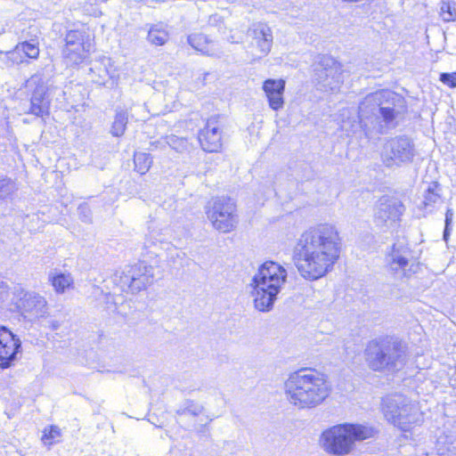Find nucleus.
Here are the masks:
<instances>
[{
    "mask_svg": "<svg viewBox=\"0 0 456 456\" xmlns=\"http://www.w3.org/2000/svg\"><path fill=\"white\" fill-rule=\"evenodd\" d=\"M128 122V113L124 110H118L110 128L113 136L119 137L124 134Z\"/></svg>",
    "mask_w": 456,
    "mask_h": 456,
    "instance_id": "nucleus-28",
    "label": "nucleus"
},
{
    "mask_svg": "<svg viewBox=\"0 0 456 456\" xmlns=\"http://www.w3.org/2000/svg\"><path fill=\"white\" fill-rule=\"evenodd\" d=\"M30 86H35V89L30 98V107L28 113L37 117L43 118L49 114L50 101L48 99V91L50 90L47 83L40 75H34L28 80Z\"/></svg>",
    "mask_w": 456,
    "mask_h": 456,
    "instance_id": "nucleus-15",
    "label": "nucleus"
},
{
    "mask_svg": "<svg viewBox=\"0 0 456 456\" xmlns=\"http://www.w3.org/2000/svg\"><path fill=\"white\" fill-rule=\"evenodd\" d=\"M287 400L298 409H312L329 396L326 376L315 370L301 369L289 375L284 383Z\"/></svg>",
    "mask_w": 456,
    "mask_h": 456,
    "instance_id": "nucleus-3",
    "label": "nucleus"
},
{
    "mask_svg": "<svg viewBox=\"0 0 456 456\" xmlns=\"http://www.w3.org/2000/svg\"><path fill=\"white\" fill-rule=\"evenodd\" d=\"M11 295L10 309L20 313L24 319L34 322L46 316L47 301L38 293L27 291L20 286H14Z\"/></svg>",
    "mask_w": 456,
    "mask_h": 456,
    "instance_id": "nucleus-7",
    "label": "nucleus"
},
{
    "mask_svg": "<svg viewBox=\"0 0 456 456\" xmlns=\"http://www.w3.org/2000/svg\"><path fill=\"white\" fill-rule=\"evenodd\" d=\"M439 200V195L435 193L431 188H428L425 195L424 204L429 206Z\"/></svg>",
    "mask_w": 456,
    "mask_h": 456,
    "instance_id": "nucleus-37",
    "label": "nucleus"
},
{
    "mask_svg": "<svg viewBox=\"0 0 456 456\" xmlns=\"http://www.w3.org/2000/svg\"><path fill=\"white\" fill-rule=\"evenodd\" d=\"M61 325V322L56 319H49L46 321L45 327L51 329L52 330H57Z\"/></svg>",
    "mask_w": 456,
    "mask_h": 456,
    "instance_id": "nucleus-38",
    "label": "nucleus"
},
{
    "mask_svg": "<svg viewBox=\"0 0 456 456\" xmlns=\"http://www.w3.org/2000/svg\"><path fill=\"white\" fill-rule=\"evenodd\" d=\"M405 357V344L395 337L372 339L365 348L366 362L375 371L399 370L404 365Z\"/></svg>",
    "mask_w": 456,
    "mask_h": 456,
    "instance_id": "nucleus-5",
    "label": "nucleus"
},
{
    "mask_svg": "<svg viewBox=\"0 0 456 456\" xmlns=\"http://www.w3.org/2000/svg\"><path fill=\"white\" fill-rule=\"evenodd\" d=\"M417 154L413 140L396 135L386 140L381 150V161L387 167H400L411 163Z\"/></svg>",
    "mask_w": 456,
    "mask_h": 456,
    "instance_id": "nucleus-8",
    "label": "nucleus"
},
{
    "mask_svg": "<svg viewBox=\"0 0 456 456\" xmlns=\"http://www.w3.org/2000/svg\"><path fill=\"white\" fill-rule=\"evenodd\" d=\"M199 142L203 151L217 152L222 148V125L218 116L209 118L200 130Z\"/></svg>",
    "mask_w": 456,
    "mask_h": 456,
    "instance_id": "nucleus-17",
    "label": "nucleus"
},
{
    "mask_svg": "<svg viewBox=\"0 0 456 456\" xmlns=\"http://www.w3.org/2000/svg\"><path fill=\"white\" fill-rule=\"evenodd\" d=\"M153 280V267L140 261L126 269L120 277V283L124 289L126 288L128 291L134 294L151 285Z\"/></svg>",
    "mask_w": 456,
    "mask_h": 456,
    "instance_id": "nucleus-12",
    "label": "nucleus"
},
{
    "mask_svg": "<svg viewBox=\"0 0 456 456\" xmlns=\"http://www.w3.org/2000/svg\"><path fill=\"white\" fill-rule=\"evenodd\" d=\"M87 38L88 35L83 30L74 29L67 33L63 57L68 64H78L86 57L91 46Z\"/></svg>",
    "mask_w": 456,
    "mask_h": 456,
    "instance_id": "nucleus-14",
    "label": "nucleus"
},
{
    "mask_svg": "<svg viewBox=\"0 0 456 456\" xmlns=\"http://www.w3.org/2000/svg\"><path fill=\"white\" fill-rule=\"evenodd\" d=\"M21 348L20 339L7 327L0 325V368L11 367Z\"/></svg>",
    "mask_w": 456,
    "mask_h": 456,
    "instance_id": "nucleus-16",
    "label": "nucleus"
},
{
    "mask_svg": "<svg viewBox=\"0 0 456 456\" xmlns=\"http://www.w3.org/2000/svg\"><path fill=\"white\" fill-rule=\"evenodd\" d=\"M207 216L214 228L224 233L234 230L239 222L236 205L227 197L214 199L212 206L207 210Z\"/></svg>",
    "mask_w": 456,
    "mask_h": 456,
    "instance_id": "nucleus-10",
    "label": "nucleus"
},
{
    "mask_svg": "<svg viewBox=\"0 0 456 456\" xmlns=\"http://www.w3.org/2000/svg\"><path fill=\"white\" fill-rule=\"evenodd\" d=\"M110 68H111L110 58L102 56L99 60H95L89 68L90 80L98 85H105L111 77Z\"/></svg>",
    "mask_w": 456,
    "mask_h": 456,
    "instance_id": "nucleus-21",
    "label": "nucleus"
},
{
    "mask_svg": "<svg viewBox=\"0 0 456 456\" xmlns=\"http://www.w3.org/2000/svg\"><path fill=\"white\" fill-rule=\"evenodd\" d=\"M263 90L272 110H279L283 108V94L285 91V81L283 79H266L263 84Z\"/></svg>",
    "mask_w": 456,
    "mask_h": 456,
    "instance_id": "nucleus-20",
    "label": "nucleus"
},
{
    "mask_svg": "<svg viewBox=\"0 0 456 456\" xmlns=\"http://www.w3.org/2000/svg\"><path fill=\"white\" fill-rule=\"evenodd\" d=\"M447 451L449 452H453L456 451V441L455 442H452L451 443V445L447 448Z\"/></svg>",
    "mask_w": 456,
    "mask_h": 456,
    "instance_id": "nucleus-41",
    "label": "nucleus"
},
{
    "mask_svg": "<svg viewBox=\"0 0 456 456\" xmlns=\"http://www.w3.org/2000/svg\"><path fill=\"white\" fill-rule=\"evenodd\" d=\"M403 211L404 206L398 199L383 196L375 205L374 223L380 228H390L400 220Z\"/></svg>",
    "mask_w": 456,
    "mask_h": 456,
    "instance_id": "nucleus-13",
    "label": "nucleus"
},
{
    "mask_svg": "<svg viewBox=\"0 0 456 456\" xmlns=\"http://www.w3.org/2000/svg\"><path fill=\"white\" fill-rule=\"evenodd\" d=\"M23 53L24 57L37 59L39 55L38 43L36 39L23 41L19 43L12 52L8 53L9 59L13 62L19 63L23 61V57L18 59L17 55Z\"/></svg>",
    "mask_w": 456,
    "mask_h": 456,
    "instance_id": "nucleus-22",
    "label": "nucleus"
},
{
    "mask_svg": "<svg viewBox=\"0 0 456 456\" xmlns=\"http://www.w3.org/2000/svg\"><path fill=\"white\" fill-rule=\"evenodd\" d=\"M49 281L57 293H63L73 283V279L69 273H64L57 270L50 272Z\"/></svg>",
    "mask_w": 456,
    "mask_h": 456,
    "instance_id": "nucleus-25",
    "label": "nucleus"
},
{
    "mask_svg": "<svg viewBox=\"0 0 456 456\" xmlns=\"http://www.w3.org/2000/svg\"><path fill=\"white\" fill-rule=\"evenodd\" d=\"M375 430L371 427L359 424H343L332 427L322 435L324 450L335 455H345L352 449L355 441L373 437Z\"/></svg>",
    "mask_w": 456,
    "mask_h": 456,
    "instance_id": "nucleus-6",
    "label": "nucleus"
},
{
    "mask_svg": "<svg viewBox=\"0 0 456 456\" xmlns=\"http://www.w3.org/2000/svg\"><path fill=\"white\" fill-rule=\"evenodd\" d=\"M407 112L405 99L390 90L366 95L359 103V126L366 138L374 139L397 126Z\"/></svg>",
    "mask_w": 456,
    "mask_h": 456,
    "instance_id": "nucleus-2",
    "label": "nucleus"
},
{
    "mask_svg": "<svg viewBox=\"0 0 456 456\" xmlns=\"http://www.w3.org/2000/svg\"><path fill=\"white\" fill-rule=\"evenodd\" d=\"M77 211L83 222L90 223L92 221V213L86 203L80 204Z\"/></svg>",
    "mask_w": 456,
    "mask_h": 456,
    "instance_id": "nucleus-35",
    "label": "nucleus"
},
{
    "mask_svg": "<svg viewBox=\"0 0 456 456\" xmlns=\"http://www.w3.org/2000/svg\"><path fill=\"white\" fill-rule=\"evenodd\" d=\"M402 403H405V396L402 395H388L382 399V412L389 422L394 424L398 418Z\"/></svg>",
    "mask_w": 456,
    "mask_h": 456,
    "instance_id": "nucleus-23",
    "label": "nucleus"
},
{
    "mask_svg": "<svg viewBox=\"0 0 456 456\" xmlns=\"http://www.w3.org/2000/svg\"><path fill=\"white\" fill-rule=\"evenodd\" d=\"M440 16L445 22L456 20V4L454 2L442 1L440 6Z\"/></svg>",
    "mask_w": 456,
    "mask_h": 456,
    "instance_id": "nucleus-31",
    "label": "nucleus"
},
{
    "mask_svg": "<svg viewBox=\"0 0 456 456\" xmlns=\"http://www.w3.org/2000/svg\"><path fill=\"white\" fill-rule=\"evenodd\" d=\"M313 79L318 90L323 92L339 90L343 83L340 64L330 56H322L314 64Z\"/></svg>",
    "mask_w": 456,
    "mask_h": 456,
    "instance_id": "nucleus-9",
    "label": "nucleus"
},
{
    "mask_svg": "<svg viewBox=\"0 0 456 456\" xmlns=\"http://www.w3.org/2000/svg\"><path fill=\"white\" fill-rule=\"evenodd\" d=\"M340 238L335 226L320 224L305 232L296 247L297 270L305 279L324 276L339 257Z\"/></svg>",
    "mask_w": 456,
    "mask_h": 456,
    "instance_id": "nucleus-1",
    "label": "nucleus"
},
{
    "mask_svg": "<svg viewBox=\"0 0 456 456\" xmlns=\"http://www.w3.org/2000/svg\"><path fill=\"white\" fill-rule=\"evenodd\" d=\"M10 288L5 281H0V308L9 306L10 303Z\"/></svg>",
    "mask_w": 456,
    "mask_h": 456,
    "instance_id": "nucleus-34",
    "label": "nucleus"
},
{
    "mask_svg": "<svg viewBox=\"0 0 456 456\" xmlns=\"http://www.w3.org/2000/svg\"><path fill=\"white\" fill-rule=\"evenodd\" d=\"M18 187L14 181L11 178L4 177L0 180V199H9L16 191Z\"/></svg>",
    "mask_w": 456,
    "mask_h": 456,
    "instance_id": "nucleus-32",
    "label": "nucleus"
},
{
    "mask_svg": "<svg viewBox=\"0 0 456 456\" xmlns=\"http://www.w3.org/2000/svg\"><path fill=\"white\" fill-rule=\"evenodd\" d=\"M203 406L191 400L185 401L177 410L178 416H192L196 417L202 413Z\"/></svg>",
    "mask_w": 456,
    "mask_h": 456,
    "instance_id": "nucleus-29",
    "label": "nucleus"
},
{
    "mask_svg": "<svg viewBox=\"0 0 456 456\" xmlns=\"http://www.w3.org/2000/svg\"><path fill=\"white\" fill-rule=\"evenodd\" d=\"M248 37L252 38L251 45L256 48V58L266 56L273 45V32L271 28L263 22L255 23L248 31Z\"/></svg>",
    "mask_w": 456,
    "mask_h": 456,
    "instance_id": "nucleus-18",
    "label": "nucleus"
},
{
    "mask_svg": "<svg viewBox=\"0 0 456 456\" xmlns=\"http://www.w3.org/2000/svg\"><path fill=\"white\" fill-rule=\"evenodd\" d=\"M402 404L398 418L395 420L394 425L403 431H408L412 425H418L422 422L423 417L418 405L412 403L408 398L405 397V403Z\"/></svg>",
    "mask_w": 456,
    "mask_h": 456,
    "instance_id": "nucleus-19",
    "label": "nucleus"
},
{
    "mask_svg": "<svg viewBox=\"0 0 456 456\" xmlns=\"http://www.w3.org/2000/svg\"><path fill=\"white\" fill-rule=\"evenodd\" d=\"M159 145L161 149H165L166 146L168 145L171 149L177 152L185 151L189 148V142L185 138L178 137L174 134L167 136L164 142L159 141L151 142V149H153V147L158 148Z\"/></svg>",
    "mask_w": 456,
    "mask_h": 456,
    "instance_id": "nucleus-26",
    "label": "nucleus"
},
{
    "mask_svg": "<svg viewBox=\"0 0 456 456\" xmlns=\"http://www.w3.org/2000/svg\"><path fill=\"white\" fill-rule=\"evenodd\" d=\"M189 45L196 51L204 54L214 56L218 55L214 43L208 37L201 33L191 34L188 37Z\"/></svg>",
    "mask_w": 456,
    "mask_h": 456,
    "instance_id": "nucleus-24",
    "label": "nucleus"
},
{
    "mask_svg": "<svg viewBox=\"0 0 456 456\" xmlns=\"http://www.w3.org/2000/svg\"><path fill=\"white\" fill-rule=\"evenodd\" d=\"M61 435L59 428L55 426L50 427V428H45L44 430V434L42 436V441L46 445H52L54 443L55 438L59 437Z\"/></svg>",
    "mask_w": 456,
    "mask_h": 456,
    "instance_id": "nucleus-33",
    "label": "nucleus"
},
{
    "mask_svg": "<svg viewBox=\"0 0 456 456\" xmlns=\"http://www.w3.org/2000/svg\"><path fill=\"white\" fill-rule=\"evenodd\" d=\"M450 234H451V227L444 226V235L443 236H444V240L445 241L448 240Z\"/></svg>",
    "mask_w": 456,
    "mask_h": 456,
    "instance_id": "nucleus-40",
    "label": "nucleus"
},
{
    "mask_svg": "<svg viewBox=\"0 0 456 456\" xmlns=\"http://www.w3.org/2000/svg\"><path fill=\"white\" fill-rule=\"evenodd\" d=\"M440 81L452 88L456 87V71L452 73H441Z\"/></svg>",
    "mask_w": 456,
    "mask_h": 456,
    "instance_id": "nucleus-36",
    "label": "nucleus"
},
{
    "mask_svg": "<svg viewBox=\"0 0 456 456\" xmlns=\"http://www.w3.org/2000/svg\"><path fill=\"white\" fill-rule=\"evenodd\" d=\"M169 35L162 24L151 25L148 31L147 39L153 45L160 46L168 40Z\"/></svg>",
    "mask_w": 456,
    "mask_h": 456,
    "instance_id": "nucleus-27",
    "label": "nucleus"
},
{
    "mask_svg": "<svg viewBox=\"0 0 456 456\" xmlns=\"http://www.w3.org/2000/svg\"><path fill=\"white\" fill-rule=\"evenodd\" d=\"M287 270L280 264L266 261L262 264L252 279L254 305L260 312L273 309L277 296L287 281Z\"/></svg>",
    "mask_w": 456,
    "mask_h": 456,
    "instance_id": "nucleus-4",
    "label": "nucleus"
},
{
    "mask_svg": "<svg viewBox=\"0 0 456 456\" xmlns=\"http://www.w3.org/2000/svg\"><path fill=\"white\" fill-rule=\"evenodd\" d=\"M134 169L141 175L145 174L152 164V158L149 153L136 152L134 155Z\"/></svg>",
    "mask_w": 456,
    "mask_h": 456,
    "instance_id": "nucleus-30",
    "label": "nucleus"
},
{
    "mask_svg": "<svg viewBox=\"0 0 456 456\" xmlns=\"http://www.w3.org/2000/svg\"><path fill=\"white\" fill-rule=\"evenodd\" d=\"M27 218H30V216H27ZM36 218H37V219L38 218L37 215H33V216H31V219H32V220H35Z\"/></svg>",
    "mask_w": 456,
    "mask_h": 456,
    "instance_id": "nucleus-42",
    "label": "nucleus"
},
{
    "mask_svg": "<svg viewBox=\"0 0 456 456\" xmlns=\"http://www.w3.org/2000/svg\"><path fill=\"white\" fill-rule=\"evenodd\" d=\"M453 211L451 208H448L445 213V226L451 227L452 223Z\"/></svg>",
    "mask_w": 456,
    "mask_h": 456,
    "instance_id": "nucleus-39",
    "label": "nucleus"
},
{
    "mask_svg": "<svg viewBox=\"0 0 456 456\" xmlns=\"http://www.w3.org/2000/svg\"><path fill=\"white\" fill-rule=\"evenodd\" d=\"M386 263L389 270L400 278H408L419 269V264L416 263L411 248L404 240H397L393 244L386 256Z\"/></svg>",
    "mask_w": 456,
    "mask_h": 456,
    "instance_id": "nucleus-11",
    "label": "nucleus"
}]
</instances>
